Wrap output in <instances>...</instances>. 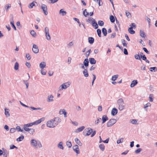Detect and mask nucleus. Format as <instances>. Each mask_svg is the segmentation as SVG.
Here are the masks:
<instances>
[{"label":"nucleus","mask_w":157,"mask_h":157,"mask_svg":"<svg viewBox=\"0 0 157 157\" xmlns=\"http://www.w3.org/2000/svg\"><path fill=\"white\" fill-rule=\"evenodd\" d=\"M102 32L104 36H105L107 35V30L105 28H103L102 29Z\"/></svg>","instance_id":"nucleus-28"},{"label":"nucleus","mask_w":157,"mask_h":157,"mask_svg":"<svg viewBox=\"0 0 157 157\" xmlns=\"http://www.w3.org/2000/svg\"><path fill=\"white\" fill-rule=\"evenodd\" d=\"M125 14L126 16L128 18H130L131 17V13L128 12V11H126L125 12Z\"/></svg>","instance_id":"nucleus-40"},{"label":"nucleus","mask_w":157,"mask_h":157,"mask_svg":"<svg viewBox=\"0 0 157 157\" xmlns=\"http://www.w3.org/2000/svg\"><path fill=\"white\" fill-rule=\"evenodd\" d=\"M140 57L142 59L144 60L145 61V60H146L147 59V57L145 55H143L141 54Z\"/></svg>","instance_id":"nucleus-53"},{"label":"nucleus","mask_w":157,"mask_h":157,"mask_svg":"<svg viewBox=\"0 0 157 157\" xmlns=\"http://www.w3.org/2000/svg\"><path fill=\"white\" fill-rule=\"evenodd\" d=\"M41 9H42L45 15H47L48 12L47 11L48 8L47 6L44 4H43L41 6Z\"/></svg>","instance_id":"nucleus-6"},{"label":"nucleus","mask_w":157,"mask_h":157,"mask_svg":"<svg viewBox=\"0 0 157 157\" xmlns=\"http://www.w3.org/2000/svg\"><path fill=\"white\" fill-rule=\"evenodd\" d=\"M143 49L147 53L149 54L150 53L148 51V50L146 48H145V47L143 48Z\"/></svg>","instance_id":"nucleus-63"},{"label":"nucleus","mask_w":157,"mask_h":157,"mask_svg":"<svg viewBox=\"0 0 157 157\" xmlns=\"http://www.w3.org/2000/svg\"><path fill=\"white\" fill-rule=\"evenodd\" d=\"M3 153V156H7V155L8 154V152L6 150H4Z\"/></svg>","instance_id":"nucleus-61"},{"label":"nucleus","mask_w":157,"mask_h":157,"mask_svg":"<svg viewBox=\"0 0 157 157\" xmlns=\"http://www.w3.org/2000/svg\"><path fill=\"white\" fill-rule=\"evenodd\" d=\"M37 142L36 140L35 139H32L31 141V144L33 147H36L37 145Z\"/></svg>","instance_id":"nucleus-10"},{"label":"nucleus","mask_w":157,"mask_h":157,"mask_svg":"<svg viewBox=\"0 0 157 157\" xmlns=\"http://www.w3.org/2000/svg\"><path fill=\"white\" fill-rule=\"evenodd\" d=\"M66 145L69 148H70L72 146V144L71 141H67L66 142Z\"/></svg>","instance_id":"nucleus-44"},{"label":"nucleus","mask_w":157,"mask_h":157,"mask_svg":"<svg viewBox=\"0 0 157 157\" xmlns=\"http://www.w3.org/2000/svg\"><path fill=\"white\" fill-rule=\"evenodd\" d=\"M44 118L43 117L37 121H36L33 122L31 123V124L32 125H37L38 124H40L42 121H44Z\"/></svg>","instance_id":"nucleus-5"},{"label":"nucleus","mask_w":157,"mask_h":157,"mask_svg":"<svg viewBox=\"0 0 157 157\" xmlns=\"http://www.w3.org/2000/svg\"><path fill=\"white\" fill-rule=\"evenodd\" d=\"M145 18L146 20L147 21L149 25H150L151 19L147 16Z\"/></svg>","instance_id":"nucleus-56"},{"label":"nucleus","mask_w":157,"mask_h":157,"mask_svg":"<svg viewBox=\"0 0 157 157\" xmlns=\"http://www.w3.org/2000/svg\"><path fill=\"white\" fill-rule=\"evenodd\" d=\"M137 120L132 119L131 122L132 124H137Z\"/></svg>","instance_id":"nucleus-50"},{"label":"nucleus","mask_w":157,"mask_h":157,"mask_svg":"<svg viewBox=\"0 0 157 157\" xmlns=\"http://www.w3.org/2000/svg\"><path fill=\"white\" fill-rule=\"evenodd\" d=\"M5 114L7 117H8L10 116V114L9 113V109L6 108L5 109Z\"/></svg>","instance_id":"nucleus-23"},{"label":"nucleus","mask_w":157,"mask_h":157,"mask_svg":"<svg viewBox=\"0 0 157 157\" xmlns=\"http://www.w3.org/2000/svg\"><path fill=\"white\" fill-rule=\"evenodd\" d=\"M121 42H122V43L123 45L126 48L127 47V44L126 43H125V40H124V39L122 40Z\"/></svg>","instance_id":"nucleus-48"},{"label":"nucleus","mask_w":157,"mask_h":157,"mask_svg":"<svg viewBox=\"0 0 157 157\" xmlns=\"http://www.w3.org/2000/svg\"><path fill=\"white\" fill-rule=\"evenodd\" d=\"M109 119L108 117L106 115H103L102 116V124L104 123L106 121L108 120Z\"/></svg>","instance_id":"nucleus-12"},{"label":"nucleus","mask_w":157,"mask_h":157,"mask_svg":"<svg viewBox=\"0 0 157 157\" xmlns=\"http://www.w3.org/2000/svg\"><path fill=\"white\" fill-rule=\"evenodd\" d=\"M128 31L130 33L132 34H133L135 33V31L133 29L132 27H129L128 29Z\"/></svg>","instance_id":"nucleus-24"},{"label":"nucleus","mask_w":157,"mask_h":157,"mask_svg":"<svg viewBox=\"0 0 157 157\" xmlns=\"http://www.w3.org/2000/svg\"><path fill=\"white\" fill-rule=\"evenodd\" d=\"M124 53L125 55H128V52L126 48H125L124 49Z\"/></svg>","instance_id":"nucleus-64"},{"label":"nucleus","mask_w":157,"mask_h":157,"mask_svg":"<svg viewBox=\"0 0 157 157\" xmlns=\"http://www.w3.org/2000/svg\"><path fill=\"white\" fill-rule=\"evenodd\" d=\"M46 66V63L44 62H41L40 64V67L41 69H43Z\"/></svg>","instance_id":"nucleus-26"},{"label":"nucleus","mask_w":157,"mask_h":157,"mask_svg":"<svg viewBox=\"0 0 157 157\" xmlns=\"http://www.w3.org/2000/svg\"><path fill=\"white\" fill-rule=\"evenodd\" d=\"M59 13L62 15L64 16L66 14L67 12L66 11H64L63 9H61L60 10Z\"/></svg>","instance_id":"nucleus-22"},{"label":"nucleus","mask_w":157,"mask_h":157,"mask_svg":"<svg viewBox=\"0 0 157 157\" xmlns=\"http://www.w3.org/2000/svg\"><path fill=\"white\" fill-rule=\"evenodd\" d=\"M83 73L85 77H87L89 76V74L86 69H84L83 71Z\"/></svg>","instance_id":"nucleus-18"},{"label":"nucleus","mask_w":157,"mask_h":157,"mask_svg":"<svg viewBox=\"0 0 157 157\" xmlns=\"http://www.w3.org/2000/svg\"><path fill=\"white\" fill-rule=\"evenodd\" d=\"M83 64L86 67L89 66V61L88 58L85 59L83 62Z\"/></svg>","instance_id":"nucleus-16"},{"label":"nucleus","mask_w":157,"mask_h":157,"mask_svg":"<svg viewBox=\"0 0 157 157\" xmlns=\"http://www.w3.org/2000/svg\"><path fill=\"white\" fill-rule=\"evenodd\" d=\"M19 68V64L18 62H16L15 63L14 67V69L15 70H17Z\"/></svg>","instance_id":"nucleus-38"},{"label":"nucleus","mask_w":157,"mask_h":157,"mask_svg":"<svg viewBox=\"0 0 157 157\" xmlns=\"http://www.w3.org/2000/svg\"><path fill=\"white\" fill-rule=\"evenodd\" d=\"M59 113L60 114H63L65 117H67V113L64 109L60 110L59 111Z\"/></svg>","instance_id":"nucleus-20"},{"label":"nucleus","mask_w":157,"mask_h":157,"mask_svg":"<svg viewBox=\"0 0 157 157\" xmlns=\"http://www.w3.org/2000/svg\"><path fill=\"white\" fill-rule=\"evenodd\" d=\"M138 83L137 81L136 80H135L132 81L130 85L131 87H133L135 86Z\"/></svg>","instance_id":"nucleus-14"},{"label":"nucleus","mask_w":157,"mask_h":157,"mask_svg":"<svg viewBox=\"0 0 157 157\" xmlns=\"http://www.w3.org/2000/svg\"><path fill=\"white\" fill-rule=\"evenodd\" d=\"M140 35L143 38H144L146 36L145 33L144 31H142L141 30H140Z\"/></svg>","instance_id":"nucleus-25"},{"label":"nucleus","mask_w":157,"mask_h":157,"mask_svg":"<svg viewBox=\"0 0 157 157\" xmlns=\"http://www.w3.org/2000/svg\"><path fill=\"white\" fill-rule=\"evenodd\" d=\"M88 42L90 44H92L94 42V40L93 37H90L88 38Z\"/></svg>","instance_id":"nucleus-19"},{"label":"nucleus","mask_w":157,"mask_h":157,"mask_svg":"<svg viewBox=\"0 0 157 157\" xmlns=\"http://www.w3.org/2000/svg\"><path fill=\"white\" fill-rule=\"evenodd\" d=\"M124 139L123 138H121L120 139H119L117 141V143L119 144L122 143Z\"/></svg>","instance_id":"nucleus-46"},{"label":"nucleus","mask_w":157,"mask_h":157,"mask_svg":"<svg viewBox=\"0 0 157 157\" xmlns=\"http://www.w3.org/2000/svg\"><path fill=\"white\" fill-rule=\"evenodd\" d=\"M135 58L136 59H138L141 60V57L140 55L138 54H136L135 55Z\"/></svg>","instance_id":"nucleus-45"},{"label":"nucleus","mask_w":157,"mask_h":157,"mask_svg":"<svg viewBox=\"0 0 157 157\" xmlns=\"http://www.w3.org/2000/svg\"><path fill=\"white\" fill-rule=\"evenodd\" d=\"M26 57L28 60L31 59V57L29 53L26 54Z\"/></svg>","instance_id":"nucleus-55"},{"label":"nucleus","mask_w":157,"mask_h":157,"mask_svg":"<svg viewBox=\"0 0 157 157\" xmlns=\"http://www.w3.org/2000/svg\"><path fill=\"white\" fill-rule=\"evenodd\" d=\"M97 32L99 37H101V29H98L97 30Z\"/></svg>","instance_id":"nucleus-41"},{"label":"nucleus","mask_w":157,"mask_h":157,"mask_svg":"<svg viewBox=\"0 0 157 157\" xmlns=\"http://www.w3.org/2000/svg\"><path fill=\"white\" fill-rule=\"evenodd\" d=\"M117 120L114 118L110 119L107 124V126L108 127H110L112 126L117 122Z\"/></svg>","instance_id":"nucleus-2"},{"label":"nucleus","mask_w":157,"mask_h":157,"mask_svg":"<svg viewBox=\"0 0 157 157\" xmlns=\"http://www.w3.org/2000/svg\"><path fill=\"white\" fill-rule=\"evenodd\" d=\"M92 19L93 20L92 21V25L94 27L95 29H97L98 27L97 22L93 18H92Z\"/></svg>","instance_id":"nucleus-9"},{"label":"nucleus","mask_w":157,"mask_h":157,"mask_svg":"<svg viewBox=\"0 0 157 157\" xmlns=\"http://www.w3.org/2000/svg\"><path fill=\"white\" fill-rule=\"evenodd\" d=\"M10 149H13L15 148H16V149H18L17 147H16L14 145H11L10 146Z\"/></svg>","instance_id":"nucleus-58"},{"label":"nucleus","mask_w":157,"mask_h":157,"mask_svg":"<svg viewBox=\"0 0 157 157\" xmlns=\"http://www.w3.org/2000/svg\"><path fill=\"white\" fill-rule=\"evenodd\" d=\"M54 96L52 95H49L48 97L47 101L51 102L54 101Z\"/></svg>","instance_id":"nucleus-13"},{"label":"nucleus","mask_w":157,"mask_h":157,"mask_svg":"<svg viewBox=\"0 0 157 157\" xmlns=\"http://www.w3.org/2000/svg\"><path fill=\"white\" fill-rule=\"evenodd\" d=\"M90 62L91 64H94L96 63V61L93 58H89Z\"/></svg>","instance_id":"nucleus-15"},{"label":"nucleus","mask_w":157,"mask_h":157,"mask_svg":"<svg viewBox=\"0 0 157 157\" xmlns=\"http://www.w3.org/2000/svg\"><path fill=\"white\" fill-rule=\"evenodd\" d=\"M30 34L33 36L34 37H35L36 36V32L33 30L31 31Z\"/></svg>","instance_id":"nucleus-49"},{"label":"nucleus","mask_w":157,"mask_h":157,"mask_svg":"<svg viewBox=\"0 0 157 157\" xmlns=\"http://www.w3.org/2000/svg\"><path fill=\"white\" fill-rule=\"evenodd\" d=\"M117 109L116 108H113L111 111V114L112 116H114L117 114Z\"/></svg>","instance_id":"nucleus-11"},{"label":"nucleus","mask_w":157,"mask_h":157,"mask_svg":"<svg viewBox=\"0 0 157 157\" xmlns=\"http://www.w3.org/2000/svg\"><path fill=\"white\" fill-rule=\"evenodd\" d=\"M93 132V129L91 128H90V129L87 131V133H86V136H89Z\"/></svg>","instance_id":"nucleus-37"},{"label":"nucleus","mask_w":157,"mask_h":157,"mask_svg":"<svg viewBox=\"0 0 157 157\" xmlns=\"http://www.w3.org/2000/svg\"><path fill=\"white\" fill-rule=\"evenodd\" d=\"M109 19L111 22L113 23L115 21V19L113 15H111L110 16Z\"/></svg>","instance_id":"nucleus-31"},{"label":"nucleus","mask_w":157,"mask_h":157,"mask_svg":"<svg viewBox=\"0 0 157 157\" xmlns=\"http://www.w3.org/2000/svg\"><path fill=\"white\" fill-rule=\"evenodd\" d=\"M117 103L118 105L124 104L123 100L122 98H120L117 101Z\"/></svg>","instance_id":"nucleus-21"},{"label":"nucleus","mask_w":157,"mask_h":157,"mask_svg":"<svg viewBox=\"0 0 157 157\" xmlns=\"http://www.w3.org/2000/svg\"><path fill=\"white\" fill-rule=\"evenodd\" d=\"M54 120L52 119L48 121L46 124L47 126L49 128H54L58 124L56 123H54Z\"/></svg>","instance_id":"nucleus-1"},{"label":"nucleus","mask_w":157,"mask_h":157,"mask_svg":"<svg viewBox=\"0 0 157 157\" xmlns=\"http://www.w3.org/2000/svg\"><path fill=\"white\" fill-rule=\"evenodd\" d=\"M53 120H54V122H56L58 124V123H59L61 122V119L59 117H56L53 119Z\"/></svg>","instance_id":"nucleus-29"},{"label":"nucleus","mask_w":157,"mask_h":157,"mask_svg":"<svg viewBox=\"0 0 157 157\" xmlns=\"http://www.w3.org/2000/svg\"><path fill=\"white\" fill-rule=\"evenodd\" d=\"M41 72L42 75H45L46 74L47 71H44V70H43V69H42L41 70Z\"/></svg>","instance_id":"nucleus-60"},{"label":"nucleus","mask_w":157,"mask_h":157,"mask_svg":"<svg viewBox=\"0 0 157 157\" xmlns=\"http://www.w3.org/2000/svg\"><path fill=\"white\" fill-rule=\"evenodd\" d=\"M150 70L152 72L154 71V72H155L157 70V67H151Z\"/></svg>","instance_id":"nucleus-36"},{"label":"nucleus","mask_w":157,"mask_h":157,"mask_svg":"<svg viewBox=\"0 0 157 157\" xmlns=\"http://www.w3.org/2000/svg\"><path fill=\"white\" fill-rule=\"evenodd\" d=\"M99 147L100 149L102 151H103L105 150V147L103 144H101L99 145Z\"/></svg>","instance_id":"nucleus-32"},{"label":"nucleus","mask_w":157,"mask_h":157,"mask_svg":"<svg viewBox=\"0 0 157 157\" xmlns=\"http://www.w3.org/2000/svg\"><path fill=\"white\" fill-rule=\"evenodd\" d=\"M16 131V129L14 128H10V132L11 133H14Z\"/></svg>","instance_id":"nucleus-62"},{"label":"nucleus","mask_w":157,"mask_h":157,"mask_svg":"<svg viewBox=\"0 0 157 157\" xmlns=\"http://www.w3.org/2000/svg\"><path fill=\"white\" fill-rule=\"evenodd\" d=\"M70 84L71 83L69 82L66 83H63L59 87V90L66 89L67 88L69 87Z\"/></svg>","instance_id":"nucleus-4"},{"label":"nucleus","mask_w":157,"mask_h":157,"mask_svg":"<svg viewBox=\"0 0 157 157\" xmlns=\"http://www.w3.org/2000/svg\"><path fill=\"white\" fill-rule=\"evenodd\" d=\"M125 105L124 104H122L119 105V109L120 111L122 110L124 108Z\"/></svg>","instance_id":"nucleus-33"},{"label":"nucleus","mask_w":157,"mask_h":157,"mask_svg":"<svg viewBox=\"0 0 157 157\" xmlns=\"http://www.w3.org/2000/svg\"><path fill=\"white\" fill-rule=\"evenodd\" d=\"M10 24L11 25L12 27L15 30H16L17 29H16V28L15 25H14V21H12V22H10Z\"/></svg>","instance_id":"nucleus-39"},{"label":"nucleus","mask_w":157,"mask_h":157,"mask_svg":"<svg viewBox=\"0 0 157 157\" xmlns=\"http://www.w3.org/2000/svg\"><path fill=\"white\" fill-rule=\"evenodd\" d=\"M93 81H92V86L93 85L94 82V81L96 78V76L95 75L93 74Z\"/></svg>","instance_id":"nucleus-57"},{"label":"nucleus","mask_w":157,"mask_h":157,"mask_svg":"<svg viewBox=\"0 0 157 157\" xmlns=\"http://www.w3.org/2000/svg\"><path fill=\"white\" fill-rule=\"evenodd\" d=\"M73 19L75 21H77L78 23L79 24V25L80 27H81V23L80 22L79 20L76 18H74Z\"/></svg>","instance_id":"nucleus-42"},{"label":"nucleus","mask_w":157,"mask_h":157,"mask_svg":"<svg viewBox=\"0 0 157 157\" xmlns=\"http://www.w3.org/2000/svg\"><path fill=\"white\" fill-rule=\"evenodd\" d=\"M73 150L77 154H79L80 153L78 145H75L73 147Z\"/></svg>","instance_id":"nucleus-7"},{"label":"nucleus","mask_w":157,"mask_h":157,"mask_svg":"<svg viewBox=\"0 0 157 157\" xmlns=\"http://www.w3.org/2000/svg\"><path fill=\"white\" fill-rule=\"evenodd\" d=\"M101 118H98L97 120L95 121V124H98L100 122V120H101Z\"/></svg>","instance_id":"nucleus-59"},{"label":"nucleus","mask_w":157,"mask_h":157,"mask_svg":"<svg viewBox=\"0 0 157 157\" xmlns=\"http://www.w3.org/2000/svg\"><path fill=\"white\" fill-rule=\"evenodd\" d=\"M58 148L61 149L63 150V142H59L58 144Z\"/></svg>","instance_id":"nucleus-34"},{"label":"nucleus","mask_w":157,"mask_h":157,"mask_svg":"<svg viewBox=\"0 0 157 157\" xmlns=\"http://www.w3.org/2000/svg\"><path fill=\"white\" fill-rule=\"evenodd\" d=\"M35 3H36V2L35 1H33L32 2L30 3L28 6L29 8H32L33 6H35Z\"/></svg>","instance_id":"nucleus-27"},{"label":"nucleus","mask_w":157,"mask_h":157,"mask_svg":"<svg viewBox=\"0 0 157 157\" xmlns=\"http://www.w3.org/2000/svg\"><path fill=\"white\" fill-rule=\"evenodd\" d=\"M30 130H29V133L31 135H33V133L35 132V130L33 128H30Z\"/></svg>","instance_id":"nucleus-43"},{"label":"nucleus","mask_w":157,"mask_h":157,"mask_svg":"<svg viewBox=\"0 0 157 157\" xmlns=\"http://www.w3.org/2000/svg\"><path fill=\"white\" fill-rule=\"evenodd\" d=\"M118 75H114L112 77L111 80L113 81H115L118 78Z\"/></svg>","instance_id":"nucleus-35"},{"label":"nucleus","mask_w":157,"mask_h":157,"mask_svg":"<svg viewBox=\"0 0 157 157\" xmlns=\"http://www.w3.org/2000/svg\"><path fill=\"white\" fill-rule=\"evenodd\" d=\"M32 50L35 53H37L39 52V49L37 46L35 44H33V47Z\"/></svg>","instance_id":"nucleus-8"},{"label":"nucleus","mask_w":157,"mask_h":157,"mask_svg":"<svg viewBox=\"0 0 157 157\" xmlns=\"http://www.w3.org/2000/svg\"><path fill=\"white\" fill-rule=\"evenodd\" d=\"M131 27H132V29H135L136 28V26L135 23H132L131 24Z\"/></svg>","instance_id":"nucleus-54"},{"label":"nucleus","mask_w":157,"mask_h":157,"mask_svg":"<svg viewBox=\"0 0 157 157\" xmlns=\"http://www.w3.org/2000/svg\"><path fill=\"white\" fill-rule=\"evenodd\" d=\"M44 31L46 39L48 40H50L51 37L49 33V29L48 27H46L45 28Z\"/></svg>","instance_id":"nucleus-3"},{"label":"nucleus","mask_w":157,"mask_h":157,"mask_svg":"<svg viewBox=\"0 0 157 157\" xmlns=\"http://www.w3.org/2000/svg\"><path fill=\"white\" fill-rule=\"evenodd\" d=\"M11 7V4H8L6 5L5 6V8L6 10V11H7L8 9H9Z\"/></svg>","instance_id":"nucleus-52"},{"label":"nucleus","mask_w":157,"mask_h":157,"mask_svg":"<svg viewBox=\"0 0 157 157\" xmlns=\"http://www.w3.org/2000/svg\"><path fill=\"white\" fill-rule=\"evenodd\" d=\"M98 25L101 26H102L104 25V22L102 21H99L98 22Z\"/></svg>","instance_id":"nucleus-47"},{"label":"nucleus","mask_w":157,"mask_h":157,"mask_svg":"<svg viewBox=\"0 0 157 157\" xmlns=\"http://www.w3.org/2000/svg\"><path fill=\"white\" fill-rule=\"evenodd\" d=\"M142 149L140 148H139L137 149L135 151V153L136 154H138V153H139L141 152V151H142Z\"/></svg>","instance_id":"nucleus-51"},{"label":"nucleus","mask_w":157,"mask_h":157,"mask_svg":"<svg viewBox=\"0 0 157 157\" xmlns=\"http://www.w3.org/2000/svg\"><path fill=\"white\" fill-rule=\"evenodd\" d=\"M85 128V127L84 126H82L78 128L77 129H76L75 132L76 133L82 131Z\"/></svg>","instance_id":"nucleus-17"},{"label":"nucleus","mask_w":157,"mask_h":157,"mask_svg":"<svg viewBox=\"0 0 157 157\" xmlns=\"http://www.w3.org/2000/svg\"><path fill=\"white\" fill-rule=\"evenodd\" d=\"M24 138V137L23 135H21L18 138H17L16 140L17 141H22Z\"/></svg>","instance_id":"nucleus-30"}]
</instances>
